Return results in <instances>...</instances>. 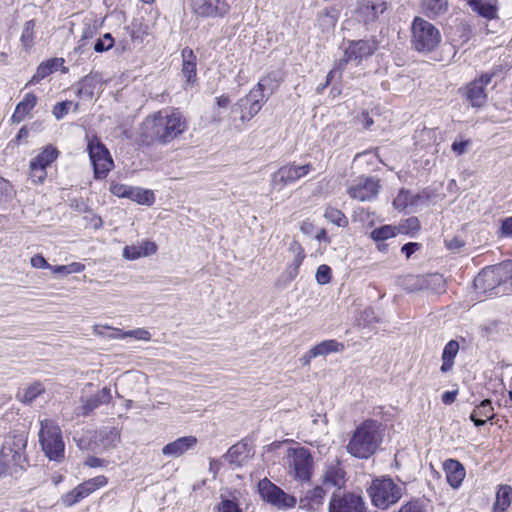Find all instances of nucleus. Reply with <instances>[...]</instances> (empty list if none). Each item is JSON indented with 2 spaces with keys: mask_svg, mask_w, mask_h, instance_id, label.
Here are the masks:
<instances>
[{
  "mask_svg": "<svg viewBox=\"0 0 512 512\" xmlns=\"http://www.w3.org/2000/svg\"><path fill=\"white\" fill-rule=\"evenodd\" d=\"M186 128V120L177 109L162 110L146 117L142 124V137L165 145L179 137Z\"/></svg>",
  "mask_w": 512,
  "mask_h": 512,
  "instance_id": "f257e3e1",
  "label": "nucleus"
},
{
  "mask_svg": "<svg viewBox=\"0 0 512 512\" xmlns=\"http://www.w3.org/2000/svg\"><path fill=\"white\" fill-rule=\"evenodd\" d=\"M381 442V423L368 419L355 429L346 449L356 458L367 459L377 451Z\"/></svg>",
  "mask_w": 512,
  "mask_h": 512,
  "instance_id": "f03ea898",
  "label": "nucleus"
},
{
  "mask_svg": "<svg viewBox=\"0 0 512 512\" xmlns=\"http://www.w3.org/2000/svg\"><path fill=\"white\" fill-rule=\"evenodd\" d=\"M441 42V33L432 23L415 17L411 25V45L421 53L434 51Z\"/></svg>",
  "mask_w": 512,
  "mask_h": 512,
  "instance_id": "7ed1b4c3",
  "label": "nucleus"
},
{
  "mask_svg": "<svg viewBox=\"0 0 512 512\" xmlns=\"http://www.w3.org/2000/svg\"><path fill=\"white\" fill-rule=\"evenodd\" d=\"M39 442L45 455L53 461L60 462L64 458L65 445L60 427L52 420L41 421Z\"/></svg>",
  "mask_w": 512,
  "mask_h": 512,
  "instance_id": "20e7f679",
  "label": "nucleus"
},
{
  "mask_svg": "<svg viewBox=\"0 0 512 512\" xmlns=\"http://www.w3.org/2000/svg\"><path fill=\"white\" fill-rule=\"evenodd\" d=\"M288 474L302 482L310 481L313 471V457L305 447L289 448L285 456Z\"/></svg>",
  "mask_w": 512,
  "mask_h": 512,
  "instance_id": "39448f33",
  "label": "nucleus"
},
{
  "mask_svg": "<svg viewBox=\"0 0 512 512\" xmlns=\"http://www.w3.org/2000/svg\"><path fill=\"white\" fill-rule=\"evenodd\" d=\"M369 494L376 507L387 509L400 500L403 487L396 484L391 478L376 479L369 489Z\"/></svg>",
  "mask_w": 512,
  "mask_h": 512,
  "instance_id": "423d86ee",
  "label": "nucleus"
},
{
  "mask_svg": "<svg viewBox=\"0 0 512 512\" xmlns=\"http://www.w3.org/2000/svg\"><path fill=\"white\" fill-rule=\"evenodd\" d=\"M264 81V79L260 80L246 96L232 106V112L240 114L242 123L249 122L261 110L264 103Z\"/></svg>",
  "mask_w": 512,
  "mask_h": 512,
  "instance_id": "0eeeda50",
  "label": "nucleus"
},
{
  "mask_svg": "<svg viewBox=\"0 0 512 512\" xmlns=\"http://www.w3.org/2000/svg\"><path fill=\"white\" fill-rule=\"evenodd\" d=\"M27 436L25 433H9L2 444L1 457L16 467L23 468L26 462L25 449Z\"/></svg>",
  "mask_w": 512,
  "mask_h": 512,
  "instance_id": "6e6552de",
  "label": "nucleus"
},
{
  "mask_svg": "<svg viewBox=\"0 0 512 512\" xmlns=\"http://www.w3.org/2000/svg\"><path fill=\"white\" fill-rule=\"evenodd\" d=\"M312 170L311 164L295 165L289 163L280 167L271 176V186L274 189L281 190L288 184L294 183L307 175Z\"/></svg>",
  "mask_w": 512,
  "mask_h": 512,
  "instance_id": "1a4fd4ad",
  "label": "nucleus"
},
{
  "mask_svg": "<svg viewBox=\"0 0 512 512\" xmlns=\"http://www.w3.org/2000/svg\"><path fill=\"white\" fill-rule=\"evenodd\" d=\"M258 491L263 500L278 508H291L294 507L297 502L294 496L285 493L267 478L259 482Z\"/></svg>",
  "mask_w": 512,
  "mask_h": 512,
  "instance_id": "9d476101",
  "label": "nucleus"
},
{
  "mask_svg": "<svg viewBox=\"0 0 512 512\" xmlns=\"http://www.w3.org/2000/svg\"><path fill=\"white\" fill-rule=\"evenodd\" d=\"M58 157V150L52 145L46 146L30 161V177L34 183H42L47 176L46 168Z\"/></svg>",
  "mask_w": 512,
  "mask_h": 512,
  "instance_id": "9b49d317",
  "label": "nucleus"
},
{
  "mask_svg": "<svg viewBox=\"0 0 512 512\" xmlns=\"http://www.w3.org/2000/svg\"><path fill=\"white\" fill-rule=\"evenodd\" d=\"M379 181L373 177H360L347 189L348 195L358 201H370L379 191Z\"/></svg>",
  "mask_w": 512,
  "mask_h": 512,
  "instance_id": "f8f14e48",
  "label": "nucleus"
},
{
  "mask_svg": "<svg viewBox=\"0 0 512 512\" xmlns=\"http://www.w3.org/2000/svg\"><path fill=\"white\" fill-rule=\"evenodd\" d=\"M329 512H365L362 497L348 493L340 496L334 493L330 499Z\"/></svg>",
  "mask_w": 512,
  "mask_h": 512,
  "instance_id": "ddd939ff",
  "label": "nucleus"
},
{
  "mask_svg": "<svg viewBox=\"0 0 512 512\" xmlns=\"http://www.w3.org/2000/svg\"><path fill=\"white\" fill-rule=\"evenodd\" d=\"M194 13L200 16H223L230 8L229 0H189Z\"/></svg>",
  "mask_w": 512,
  "mask_h": 512,
  "instance_id": "4468645a",
  "label": "nucleus"
},
{
  "mask_svg": "<svg viewBox=\"0 0 512 512\" xmlns=\"http://www.w3.org/2000/svg\"><path fill=\"white\" fill-rule=\"evenodd\" d=\"M107 483L108 479L103 475L91 478L81 483L74 490L68 493L64 498V502L67 505H73L76 502L80 501L81 499L89 496L95 490L106 486Z\"/></svg>",
  "mask_w": 512,
  "mask_h": 512,
  "instance_id": "2eb2a0df",
  "label": "nucleus"
},
{
  "mask_svg": "<svg viewBox=\"0 0 512 512\" xmlns=\"http://www.w3.org/2000/svg\"><path fill=\"white\" fill-rule=\"evenodd\" d=\"M492 74H482L467 85L466 96L473 107H482L487 100L485 87L491 82Z\"/></svg>",
  "mask_w": 512,
  "mask_h": 512,
  "instance_id": "dca6fc26",
  "label": "nucleus"
},
{
  "mask_svg": "<svg viewBox=\"0 0 512 512\" xmlns=\"http://www.w3.org/2000/svg\"><path fill=\"white\" fill-rule=\"evenodd\" d=\"M346 472L341 467L339 461L334 460L332 462H328L325 464L323 474H322V482L324 485L336 487L337 489H341L344 487L346 482Z\"/></svg>",
  "mask_w": 512,
  "mask_h": 512,
  "instance_id": "f3484780",
  "label": "nucleus"
},
{
  "mask_svg": "<svg viewBox=\"0 0 512 512\" xmlns=\"http://www.w3.org/2000/svg\"><path fill=\"white\" fill-rule=\"evenodd\" d=\"M111 398L112 396L110 388L104 387L90 397L81 400L82 405L78 408V414L82 416H88L100 405L108 404Z\"/></svg>",
  "mask_w": 512,
  "mask_h": 512,
  "instance_id": "a211bd4d",
  "label": "nucleus"
},
{
  "mask_svg": "<svg viewBox=\"0 0 512 512\" xmlns=\"http://www.w3.org/2000/svg\"><path fill=\"white\" fill-rule=\"evenodd\" d=\"M197 444L195 436H184L176 439L173 442L166 444L162 448V454L168 457H180L188 450L194 448Z\"/></svg>",
  "mask_w": 512,
  "mask_h": 512,
  "instance_id": "6ab92c4d",
  "label": "nucleus"
},
{
  "mask_svg": "<svg viewBox=\"0 0 512 512\" xmlns=\"http://www.w3.org/2000/svg\"><path fill=\"white\" fill-rule=\"evenodd\" d=\"M387 10V2L364 1L358 6V15L365 22H374Z\"/></svg>",
  "mask_w": 512,
  "mask_h": 512,
  "instance_id": "aec40b11",
  "label": "nucleus"
},
{
  "mask_svg": "<svg viewBox=\"0 0 512 512\" xmlns=\"http://www.w3.org/2000/svg\"><path fill=\"white\" fill-rule=\"evenodd\" d=\"M326 491L321 486H316L300 497L299 507L308 511H317L323 505Z\"/></svg>",
  "mask_w": 512,
  "mask_h": 512,
  "instance_id": "412c9836",
  "label": "nucleus"
},
{
  "mask_svg": "<svg viewBox=\"0 0 512 512\" xmlns=\"http://www.w3.org/2000/svg\"><path fill=\"white\" fill-rule=\"evenodd\" d=\"M376 45L368 40H359L352 42L346 48V55L348 59H353L359 63L363 58L369 57L374 53Z\"/></svg>",
  "mask_w": 512,
  "mask_h": 512,
  "instance_id": "4be33fe9",
  "label": "nucleus"
},
{
  "mask_svg": "<svg viewBox=\"0 0 512 512\" xmlns=\"http://www.w3.org/2000/svg\"><path fill=\"white\" fill-rule=\"evenodd\" d=\"M157 245L152 241H144L141 244H133L124 247L123 257L128 260H136L141 257H146L155 254Z\"/></svg>",
  "mask_w": 512,
  "mask_h": 512,
  "instance_id": "5701e85b",
  "label": "nucleus"
},
{
  "mask_svg": "<svg viewBox=\"0 0 512 512\" xmlns=\"http://www.w3.org/2000/svg\"><path fill=\"white\" fill-rule=\"evenodd\" d=\"M444 470L450 486L458 488L465 477V469L463 465L457 460L448 459L444 462Z\"/></svg>",
  "mask_w": 512,
  "mask_h": 512,
  "instance_id": "b1692460",
  "label": "nucleus"
},
{
  "mask_svg": "<svg viewBox=\"0 0 512 512\" xmlns=\"http://www.w3.org/2000/svg\"><path fill=\"white\" fill-rule=\"evenodd\" d=\"M480 417H484L487 420H492L495 417L494 408L489 399L481 401L470 415L471 421H473L476 426H483L486 423V420Z\"/></svg>",
  "mask_w": 512,
  "mask_h": 512,
  "instance_id": "393cba45",
  "label": "nucleus"
},
{
  "mask_svg": "<svg viewBox=\"0 0 512 512\" xmlns=\"http://www.w3.org/2000/svg\"><path fill=\"white\" fill-rule=\"evenodd\" d=\"M182 58V74L186 78L187 83H192L196 77L197 57L192 49L186 47L182 50Z\"/></svg>",
  "mask_w": 512,
  "mask_h": 512,
  "instance_id": "a878e982",
  "label": "nucleus"
},
{
  "mask_svg": "<svg viewBox=\"0 0 512 512\" xmlns=\"http://www.w3.org/2000/svg\"><path fill=\"white\" fill-rule=\"evenodd\" d=\"M289 251L294 254V258L287 269V275L289 280H293L299 273V268L302 265L303 260L305 259V252L301 244L296 240H293L290 243Z\"/></svg>",
  "mask_w": 512,
  "mask_h": 512,
  "instance_id": "bb28decb",
  "label": "nucleus"
},
{
  "mask_svg": "<svg viewBox=\"0 0 512 512\" xmlns=\"http://www.w3.org/2000/svg\"><path fill=\"white\" fill-rule=\"evenodd\" d=\"M37 103V97L33 93H28L24 99L19 102L12 115V121L14 123H20L24 120L26 115L35 107Z\"/></svg>",
  "mask_w": 512,
  "mask_h": 512,
  "instance_id": "cd10ccee",
  "label": "nucleus"
},
{
  "mask_svg": "<svg viewBox=\"0 0 512 512\" xmlns=\"http://www.w3.org/2000/svg\"><path fill=\"white\" fill-rule=\"evenodd\" d=\"M250 454L247 443L238 442L231 446L224 458L231 464L241 465Z\"/></svg>",
  "mask_w": 512,
  "mask_h": 512,
  "instance_id": "c85d7f7f",
  "label": "nucleus"
},
{
  "mask_svg": "<svg viewBox=\"0 0 512 512\" xmlns=\"http://www.w3.org/2000/svg\"><path fill=\"white\" fill-rule=\"evenodd\" d=\"M101 82L99 74H89L85 76L79 83L77 89L78 97H86L91 99L94 96V89Z\"/></svg>",
  "mask_w": 512,
  "mask_h": 512,
  "instance_id": "c756f323",
  "label": "nucleus"
},
{
  "mask_svg": "<svg viewBox=\"0 0 512 512\" xmlns=\"http://www.w3.org/2000/svg\"><path fill=\"white\" fill-rule=\"evenodd\" d=\"M469 6L473 11L487 19H494L497 13V7L492 0H469Z\"/></svg>",
  "mask_w": 512,
  "mask_h": 512,
  "instance_id": "7c9ffc66",
  "label": "nucleus"
},
{
  "mask_svg": "<svg viewBox=\"0 0 512 512\" xmlns=\"http://www.w3.org/2000/svg\"><path fill=\"white\" fill-rule=\"evenodd\" d=\"M343 349L342 343L333 339L325 340L310 349V357L324 356L332 352H340Z\"/></svg>",
  "mask_w": 512,
  "mask_h": 512,
  "instance_id": "2f4dec72",
  "label": "nucleus"
},
{
  "mask_svg": "<svg viewBox=\"0 0 512 512\" xmlns=\"http://www.w3.org/2000/svg\"><path fill=\"white\" fill-rule=\"evenodd\" d=\"M458 351H459V344L455 340H451L445 345V347L443 349V353H442L443 363L440 368V370L443 373H446L451 370V368L454 364V358L456 357Z\"/></svg>",
  "mask_w": 512,
  "mask_h": 512,
  "instance_id": "473e14b6",
  "label": "nucleus"
},
{
  "mask_svg": "<svg viewBox=\"0 0 512 512\" xmlns=\"http://www.w3.org/2000/svg\"><path fill=\"white\" fill-rule=\"evenodd\" d=\"M45 391L43 385L40 382H35L28 387L20 390L17 393V399L24 403L30 404L32 403L39 395H41Z\"/></svg>",
  "mask_w": 512,
  "mask_h": 512,
  "instance_id": "72a5a7b5",
  "label": "nucleus"
},
{
  "mask_svg": "<svg viewBox=\"0 0 512 512\" xmlns=\"http://www.w3.org/2000/svg\"><path fill=\"white\" fill-rule=\"evenodd\" d=\"M338 20V15L334 9H325L318 14L317 23L322 31L332 30Z\"/></svg>",
  "mask_w": 512,
  "mask_h": 512,
  "instance_id": "f704fd0d",
  "label": "nucleus"
},
{
  "mask_svg": "<svg viewBox=\"0 0 512 512\" xmlns=\"http://www.w3.org/2000/svg\"><path fill=\"white\" fill-rule=\"evenodd\" d=\"M94 168V176L96 179H103L107 176V173L112 169L114 163L110 154L97 159L92 163Z\"/></svg>",
  "mask_w": 512,
  "mask_h": 512,
  "instance_id": "c9c22d12",
  "label": "nucleus"
},
{
  "mask_svg": "<svg viewBox=\"0 0 512 512\" xmlns=\"http://www.w3.org/2000/svg\"><path fill=\"white\" fill-rule=\"evenodd\" d=\"M87 150L89 153L91 163L97 161V159L99 158H102L110 154L107 148L104 146V144L101 143V141L97 137H93L92 139L89 140Z\"/></svg>",
  "mask_w": 512,
  "mask_h": 512,
  "instance_id": "e433bc0d",
  "label": "nucleus"
},
{
  "mask_svg": "<svg viewBox=\"0 0 512 512\" xmlns=\"http://www.w3.org/2000/svg\"><path fill=\"white\" fill-rule=\"evenodd\" d=\"M512 501V488L509 485L500 486L497 494L496 500L494 503V507L501 508L502 510H507L511 505Z\"/></svg>",
  "mask_w": 512,
  "mask_h": 512,
  "instance_id": "4c0bfd02",
  "label": "nucleus"
},
{
  "mask_svg": "<svg viewBox=\"0 0 512 512\" xmlns=\"http://www.w3.org/2000/svg\"><path fill=\"white\" fill-rule=\"evenodd\" d=\"M129 199L143 205H152L155 201L154 193L141 188H131Z\"/></svg>",
  "mask_w": 512,
  "mask_h": 512,
  "instance_id": "58836bf2",
  "label": "nucleus"
},
{
  "mask_svg": "<svg viewBox=\"0 0 512 512\" xmlns=\"http://www.w3.org/2000/svg\"><path fill=\"white\" fill-rule=\"evenodd\" d=\"M425 14L434 18L446 10L445 0H423L422 2Z\"/></svg>",
  "mask_w": 512,
  "mask_h": 512,
  "instance_id": "ea45409f",
  "label": "nucleus"
},
{
  "mask_svg": "<svg viewBox=\"0 0 512 512\" xmlns=\"http://www.w3.org/2000/svg\"><path fill=\"white\" fill-rule=\"evenodd\" d=\"M401 230L396 226L384 225L374 229L371 232V238L375 241L381 242L391 237L396 236Z\"/></svg>",
  "mask_w": 512,
  "mask_h": 512,
  "instance_id": "a19ab883",
  "label": "nucleus"
},
{
  "mask_svg": "<svg viewBox=\"0 0 512 512\" xmlns=\"http://www.w3.org/2000/svg\"><path fill=\"white\" fill-rule=\"evenodd\" d=\"M324 217L339 227H346L348 225L347 217L339 209L327 207Z\"/></svg>",
  "mask_w": 512,
  "mask_h": 512,
  "instance_id": "79ce46f5",
  "label": "nucleus"
},
{
  "mask_svg": "<svg viewBox=\"0 0 512 512\" xmlns=\"http://www.w3.org/2000/svg\"><path fill=\"white\" fill-rule=\"evenodd\" d=\"M34 20H29L24 24V28L21 35V41L25 47H31L34 38Z\"/></svg>",
  "mask_w": 512,
  "mask_h": 512,
  "instance_id": "37998d69",
  "label": "nucleus"
},
{
  "mask_svg": "<svg viewBox=\"0 0 512 512\" xmlns=\"http://www.w3.org/2000/svg\"><path fill=\"white\" fill-rule=\"evenodd\" d=\"M114 45V40L110 33L104 34L102 38H99L96 40V42L93 44V49L98 52H104L112 48Z\"/></svg>",
  "mask_w": 512,
  "mask_h": 512,
  "instance_id": "c03bdc74",
  "label": "nucleus"
},
{
  "mask_svg": "<svg viewBox=\"0 0 512 512\" xmlns=\"http://www.w3.org/2000/svg\"><path fill=\"white\" fill-rule=\"evenodd\" d=\"M51 73H52V70L50 68V64H46L45 62H43L38 66L36 73L33 75V77L27 83V85L37 84L42 79L49 76Z\"/></svg>",
  "mask_w": 512,
  "mask_h": 512,
  "instance_id": "a18cd8bd",
  "label": "nucleus"
},
{
  "mask_svg": "<svg viewBox=\"0 0 512 512\" xmlns=\"http://www.w3.org/2000/svg\"><path fill=\"white\" fill-rule=\"evenodd\" d=\"M332 271L328 265L322 264L317 268L316 281L320 285L328 284L331 281Z\"/></svg>",
  "mask_w": 512,
  "mask_h": 512,
  "instance_id": "49530a36",
  "label": "nucleus"
},
{
  "mask_svg": "<svg viewBox=\"0 0 512 512\" xmlns=\"http://www.w3.org/2000/svg\"><path fill=\"white\" fill-rule=\"evenodd\" d=\"M119 442L120 434L116 429L108 431L101 439L102 445L107 449L115 447Z\"/></svg>",
  "mask_w": 512,
  "mask_h": 512,
  "instance_id": "de8ad7c7",
  "label": "nucleus"
},
{
  "mask_svg": "<svg viewBox=\"0 0 512 512\" xmlns=\"http://www.w3.org/2000/svg\"><path fill=\"white\" fill-rule=\"evenodd\" d=\"M410 203V195L407 191L400 190L397 197L393 201L396 209H405Z\"/></svg>",
  "mask_w": 512,
  "mask_h": 512,
  "instance_id": "09e8293b",
  "label": "nucleus"
},
{
  "mask_svg": "<svg viewBox=\"0 0 512 512\" xmlns=\"http://www.w3.org/2000/svg\"><path fill=\"white\" fill-rule=\"evenodd\" d=\"M11 196V185L3 178H0V205L7 203Z\"/></svg>",
  "mask_w": 512,
  "mask_h": 512,
  "instance_id": "8fccbe9b",
  "label": "nucleus"
},
{
  "mask_svg": "<svg viewBox=\"0 0 512 512\" xmlns=\"http://www.w3.org/2000/svg\"><path fill=\"white\" fill-rule=\"evenodd\" d=\"M398 512H425L421 501L413 500L402 505Z\"/></svg>",
  "mask_w": 512,
  "mask_h": 512,
  "instance_id": "3c124183",
  "label": "nucleus"
},
{
  "mask_svg": "<svg viewBox=\"0 0 512 512\" xmlns=\"http://www.w3.org/2000/svg\"><path fill=\"white\" fill-rule=\"evenodd\" d=\"M125 335H127V337H132L137 340H143V341H149L151 339L150 332L143 328L125 331Z\"/></svg>",
  "mask_w": 512,
  "mask_h": 512,
  "instance_id": "603ef678",
  "label": "nucleus"
},
{
  "mask_svg": "<svg viewBox=\"0 0 512 512\" xmlns=\"http://www.w3.org/2000/svg\"><path fill=\"white\" fill-rule=\"evenodd\" d=\"M131 188L132 187L124 184H113L110 187V191L115 196L129 198Z\"/></svg>",
  "mask_w": 512,
  "mask_h": 512,
  "instance_id": "864d4df0",
  "label": "nucleus"
},
{
  "mask_svg": "<svg viewBox=\"0 0 512 512\" xmlns=\"http://www.w3.org/2000/svg\"><path fill=\"white\" fill-rule=\"evenodd\" d=\"M71 105H72L71 101H64V102L57 103L53 107V111H52L53 115L57 119H61L64 115H66L68 113L69 107Z\"/></svg>",
  "mask_w": 512,
  "mask_h": 512,
  "instance_id": "5fc2aeb1",
  "label": "nucleus"
},
{
  "mask_svg": "<svg viewBox=\"0 0 512 512\" xmlns=\"http://www.w3.org/2000/svg\"><path fill=\"white\" fill-rule=\"evenodd\" d=\"M219 512H242L238 504L232 500H222L218 508Z\"/></svg>",
  "mask_w": 512,
  "mask_h": 512,
  "instance_id": "6e6d98bb",
  "label": "nucleus"
},
{
  "mask_svg": "<svg viewBox=\"0 0 512 512\" xmlns=\"http://www.w3.org/2000/svg\"><path fill=\"white\" fill-rule=\"evenodd\" d=\"M30 263L32 267L34 268H44V269H50L51 265L46 261V259L41 254L34 255Z\"/></svg>",
  "mask_w": 512,
  "mask_h": 512,
  "instance_id": "4d7b16f0",
  "label": "nucleus"
},
{
  "mask_svg": "<svg viewBox=\"0 0 512 512\" xmlns=\"http://www.w3.org/2000/svg\"><path fill=\"white\" fill-rule=\"evenodd\" d=\"M93 47L91 42L79 40L78 45L74 49V54H78L79 56L86 55L90 52Z\"/></svg>",
  "mask_w": 512,
  "mask_h": 512,
  "instance_id": "13d9d810",
  "label": "nucleus"
},
{
  "mask_svg": "<svg viewBox=\"0 0 512 512\" xmlns=\"http://www.w3.org/2000/svg\"><path fill=\"white\" fill-rule=\"evenodd\" d=\"M470 145V141L469 140H465V141H460V142H457L455 141L451 148H452V151L454 153H456L457 155H463L466 153L467 151V147Z\"/></svg>",
  "mask_w": 512,
  "mask_h": 512,
  "instance_id": "bf43d9fd",
  "label": "nucleus"
},
{
  "mask_svg": "<svg viewBox=\"0 0 512 512\" xmlns=\"http://www.w3.org/2000/svg\"><path fill=\"white\" fill-rule=\"evenodd\" d=\"M420 228L419 220L416 217H410L406 220V226L403 225L401 230H418Z\"/></svg>",
  "mask_w": 512,
  "mask_h": 512,
  "instance_id": "052dcab7",
  "label": "nucleus"
},
{
  "mask_svg": "<svg viewBox=\"0 0 512 512\" xmlns=\"http://www.w3.org/2000/svg\"><path fill=\"white\" fill-rule=\"evenodd\" d=\"M420 245L418 243H407L405 244L401 251L406 255L407 258H409L416 250H418Z\"/></svg>",
  "mask_w": 512,
  "mask_h": 512,
  "instance_id": "680f3d73",
  "label": "nucleus"
},
{
  "mask_svg": "<svg viewBox=\"0 0 512 512\" xmlns=\"http://www.w3.org/2000/svg\"><path fill=\"white\" fill-rule=\"evenodd\" d=\"M445 244L449 250L457 251L464 245V242L459 238H453L451 240H446Z\"/></svg>",
  "mask_w": 512,
  "mask_h": 512,
  "instance_id": "e2e57ef3",
  "label": "nucleus"
},
{
  "mask_svg": "<svg viewBox=\"0 0 512 512\" xmlns=\"http://www.w3.org/2000/svg\"><path fill=\"white\" fill-rule=\"evenodd\" d=\"M501 230L504 235L512 237V217L503 220Z\"/></svg>",
  "mask_w": 512,
  "mask_h": 512,
  "instance_id": "0e129e2a",
  "label": "nucleus"
},
{
  "mask_svg": "<svg viewBox=\"0 0 512 512\" xmlns=\"http://www.w3.org/2000/svg\"><path fill=\"white\" fill-rule=\"evenodd\" d=\"M457 396V391H447L443 393L441 400L444 404L449 405L452 404Z\"/></svg>",
  "mask_w": 512,
  "mask_h": 512,
  "instance_id": "69168bd1",
  "label": "nucleus"
},
{
  "mask_svg": "<svg viewBox=\"0 0 512 512\" xmlns=\"http://www.w3.org/2000/svg\"><path fill=\"white\" fill-rule=\"evenodd\" d=\"M68 275L74 273H80L85 269L84 264L79 262H73L67 265Z\"/></svg>",
  "mask_w": 512,
  "mask_h": 512,
  "instance_id": "338daca9",
  "label": "nucleus"
},
{
  "mask_svg": "<svg viewBox=\"0 0 512 512\" xmlns=\"http://www.w3.org/2000/svg\"><path fill=\"white\" fill-rule=\"evenodd\" d=\"M85 463H86L87 466L95 468V467L103 466L104 465V460L100 459V458H97V457H94V456H91V457L87 458Z\"/></svg>",
  "mask_w": 512,
  "mask_h": 512,
  "instance_id": "774afa93",
  "label": "nucleus"
}]
</instances>
